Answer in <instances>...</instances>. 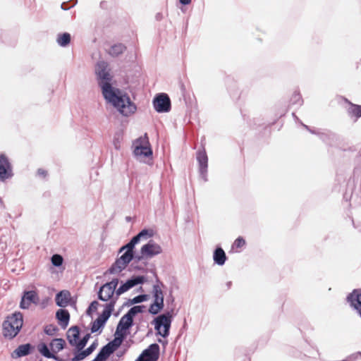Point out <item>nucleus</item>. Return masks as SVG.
<instances>
[{
    "mask_svg": "<svg viewBox=\"0 0 361 361\" xmlns=\"http://www.w3.org/2000/svg\"><path fill=\"white\" fill-rule=\"evenodd\" d=\"M104 99L122 115L128 116L135 112L137 107L129 96L117 87H111L102 92Z\"/></svg>",
    "mask_w": 361,
    "mask_h": 361,
    "instance_id": "1",
    "label": "nucleus"
},
{
    "mask_svg": "<svg viewBox=\"0 0 361 361\" xmlns=\"http://www.w3.org/2000/svg\"><path fill=\"white\" fill-rule=\"evenodd\" d=\"M104 99L122 115L128 116L135 112L137 107L129 96L117 87H111L102 92Z\"/></svg>",
    "mask_w": 361,
    "mask_h": 361,
    "instance_id": "2",
    "label": "nucleus"
},
{
    "mask_svg": "<svg viewBox=\"0 0 361 361\" xmlns=\"http://www.w3.org/2000/svg\"><path fill=\"white\" fill-rule=\"evenodd\" d=\"M23 325V315L15 312L8 315L2 324L3 336L10 340L18 336Z\"/></svg>",
    "mask_w": 361,
    "mask_h": 361,
    "instance_id": "3",
    "label": "nucleus"
},
{
    "mask_svg": "<svg viewBox=\"0 0 361 361\" xmlns=\"http://www.w3.org/2000/svg\"><path fill=\"white\" fill-rule=\"evenodd\" d=\"M173 310L171 309V311L159 314L153 319L152 324L154 325L157 335H159L163 338H166L169 336L173 320Z\"/></svg>",
    "mask_w": 361,
    "mask_h": 361,
    "instance_id": "4",
    "label": "nucleus"
},
{
    "mask_svg": "<svg viewBox=\"0 0 361 361\" xmlns=\"http://www.w3.org/2000/svg\"><path fill=\"white\" fill-rule=\"evenodd\" d=\"M156 281L157 283L153 285L152 288V296L154 300L148 309L149 313L152 315L158 314L164 307V297L161 290V287H164V283L160 281L157 276H156Z\"/></svg>",
    "mask_w": 361,
    "mask_h": 361,
    "instance_id": "5",
    "label": "nucleus"
},
{
    "mask_svg": "<svg viewBox=\"0 0 361 361\" xmlns=\"http://www.w3.org/2000/svg\"><path fill=\"white\" fill-rule=\"evenodd\" d=\"M145 308V306L143 305L132 307L119 320L116 326L117 333L128 332L129 329L134 325V317L138 313H142Z\"/></svg>",
    "mask_w": 361,
    "mask_h": 361,
    "instance_id": "6",
    "label": "nucleus"
},
{
    "mask_svg": "<svg viewBox=\"0 0 361 361\" xmlns=\"http://www.w3.org/2000/svg\"><path fill=\"white\" fill-rule=\"evenodd\" d=\"M104 308L102 312L94 322H92V326L90 328L92 334L96 333L97 331H102V329L104 327L106 323L114 310V302L111 301L106 303L104 305Z\"/></svg>",
    "mask_w": 361,
    "mask_h": 361,
    "instance_id": "7",
    "label": "nucleus"
},
{
    "mask_svg": "<svg viewBox=\"0 0 361 361\" xmlns=\"http://www.w3.org/2000/svg\"><path fill=\"white\" fill-rule=\"evenodd\" d=\"M343 199L346 202H350V205L353 204L355 206L361 204V184L358 188H356L354 178L349 179L346 185L345 192L343 194Z\"/></svg>",
    "mask_w": 361,
    "mask_h": 361,
    "instance_id": "8",
    "label": "nucleus"
},
{
    "mask_svg": "<svg viewBox=\"0 0 361 361\" xmlns=\"http://www.w3.org/2000/svg\"><path fill=\"white\" fill-rule=\"evenodd\" d=\"M146 281V278L145 276H133L131 278L128 279L126 282L121 283V286L117 288L116 291L115 298L111 301L114 302V305H116L118 297L126 291L129 290L132 288L143 284Z\"/></svg>",
    "mask_w": 361,
    "mask_h": 361,
    "instance_id": "9",
    "label": "nucleus"
},
{
    "mask_svg": "<svg viewBox=\"0 0 361 361\" xmlns=\"http://www.w3.org/2000/svg\"><path fill=\"white\" fill-rule=\"evenodd\" d=\"M153 106L158 113H167L171 109V102L166 93H159L154 97Z\"/></svg>",
    "mask_w": 361,
    "mask_h": 361,
    "instance_id": "10",
    "label": "nucleus"
},
{
    "mask_svg": "<svg viewBox=\"0 0 361 361\" xmlns=\"http://www.w3.org/2000/svg\"><path fill=\"white\" fill-rule=\"evenodd\" d=\"M196 159L199 165V173L201 178L204 182L208 180L207 169H208V157L204 147L199 149L196 152Z\"/></svg>",
    "mask_w": 361,
    "mask_h": 361,
    "instance_id": "11",
    "label": "nucleus"
},
{
    "mask_svg": "<svg viewBox=\"0 0 361 361\" xmlns=\"http://www.w3.org/2000/svg\"><path fill=\"white\" fill-rule=\"evenodd\" d=\"M133 259L130 258V257L127 255L123 254L121 257L116 258L115 262L111 264V266L108 269L106 273L110 274H115L121 272L123 271L127 266L130 264Z\"/></svg>",
    "mask_w": 361,
    "mask_h": 361,
    "instance_id": "12",
    "label": "nucleus"
},
{
    "mask_svg": "<svg viewBox=\"0 0 361 361\" xmlns=\"http://www.w3.org/2000/svg\"><path fill=\"white\" fill-rule=\"evenodd\" d=\"M55 302L58 307L63 309L69 305L76 307V300L71 297L70 291L67 290H60L57 293L55 296Z\"/></svg>",
    "mask_w": 361,
    "mask_h": 361,
    "instance_id": "13",
    "label": "nucleus"
},
{
    "mask_svg": "<svg viewBox=\"0 0 361 361\" xmlns=\"http://www.w3.org/2000/svg\"><path fill=\"white\" fill-rule=\"evenodd\" d=\"M161 247L154 240H149L140 249V254L145 255L146 259H151L162 252Z\"/></svg>",
    "mask_w": 361,
    "mask_h": 361,
    "instance_id": "14",
    "label": "nucleus"
},
{
    "mask_svg": "<svg viewBox=\"0 0 361 361\" xmlns=\"http://www.w3.org/2000/svg\"><path fill=\"white\" fill-rule=\"evenodd\" d=\"M12 166L8 157L4 154H0V180L4 181L13 176Z\"/></svg>",
    "mask_w": 361,
    "mask_h": 361,
    "instance_id": "15",
    "label": "nucleus"
},
{
    "mask_svg": "<svg viewBox=\"0 0 361 361\" xmlns=\"http://www.w3.org/2000/svg\"><path fill=\"white\" fill-rule=\"evenodd\" d=\"M39 302V297L37 293L34 290H27L23 293L20 302V307L23 310L28 309L30 304H37Z\"/></svg>",
    "mask_w": 361,
    "mask_h": 361,
    "instance_id": "16",
    "label": "nucleus"
},
{
    "mask_svg": "<svg viewBox=\"0 0 361 361\" xmlns=\"http://www.w3.org/2000/svg\"><path fill=\"white\" fill-rule=\"evenodd\" d=\"M141 354L149 361H157L160 355V347L156 343H152Z\"/></svg>",
    "mask_w": 361,
    "mask_h": 361,
    "instance_id": "17",
    "label": "nucleus"
},
{
    "mask_svg": "<svg viewBox=\"0 0 361 361\" xmlns=\"http://www.w3.org/2000/svg\"><path fill=\"white\" fill-rule=\"evenodd\" d=\"M136 145L133 150L135 157H149L152 155V149L149 146H145L142 144V137H139L135 140Z\"/></svg>",
    "mask_w": 361,
    "mask_h": 361,
    "instance_id": "18",
    "label": "nucleus"
},
{
    "mask_svg": "<svg viewBox=\"0 0 361 361\" xmlns=\"http://www.w3.org/2000/svg\"><path fill=\"white\" fill-rule=\"evenodd\" d=\"M80 336V329L78 326H71L66 333L67 340L71 346L76 348Z\"/></svg>",
    "mask_w": 361,
    "mask_h": 361,
    "instance_id": "19",
    "label": "nucleus"
},
{
    "mask_svg": "<svg viewBox=\"0 0 361 361\" xmlns=\"http://www.w3.org/2000/svg\"><path fill=\"white\" fill-rule=\"evenodd\" d=\"M56 319L58 321V324L62 329H66L70 321V314L66 309L61 308L59 309L56 312Z\"/></svg>",
    "mask_w": 361,
    "mask_h": 361,
    "instance_id": "20",
    "label": "nucleus"
},
{
    "mask_svg": "<svg viewBox=\"0 0 361 361\" xmlns=\"http://www.w3.org/2000/svg\"><path fill=\"white\" fill-rule=\"evenodd\" d=\"M34 349V346L31 343H25L20 345L13 351L12 354L13 357H22L30 355Z\"/></svg>",
    "mask_w": 361,
    "mask_h": 361,
    "instance_id": "21",
    "label": "nucleus"
},
{
    "mask_svg": "<svg viewBox=\"0 0 361 361\" xmlns=\"http://www.w3.org/2000/svg\"><path fill=\"white\" fill-rule=\"evenodd\" d=\"M114 294V290L104 287L103 284L97 292V298L101 301L109 302L115 298Z\"/></svg>",
    "mask_w": 361,
    "mask_h": 361,
    "instance_id": "22",
    "label": "nucleus"
},
{
    "mask_svg": "<svg viewBox=\"0 0 361 361\" xmlns=\"http://www.w3.org/2000/svg\"><path fill=\"white\" fill-rule=\"evenodd\" d=\"M345 102L348 104L349 106L347 108V114L349 117L355 118V121H357L361 117V105L355 104L345 98Z\"/></svg>",
    "mask_w": 361,
    "mask_h": 361,
    "instance_id": "23",
    "label": "nucleus"
},
{
    "mask_svg": "<svg viewBox=\"0 0 361 361\" xmlns=\"http://www.w3.org/2000/svg\"><path fill=\"white\" fill-rule=\"evenodd\" d=\"M213 260L219 266H223L227 260V256L221 246H217L214 250Z\"/></svg>",
    "mask_w": 361,
    "mask_h": 361,
    "instance_id": "24",
    "label": "nucleus"
},
{
    "mask_svg": "<svg viewBox=\"0 0 361 361\" xmlns=\"http://www.w3.org/2000/svg\"><path fill=\"white\" fill-rule=\"evenodd\" d=\"M319 137L328 145H333L338 140V135L336 133L327 130L322 131L319 134Z\"/></svg>",
    "mask_w": 361,
    "mask_h": 361,
    "instance_id": "25",
    "label": "nucleus"
},
{
    "mask_svg": "<svg viewBox=\"0 0 361 361\" xmlns=\"http://www.w3.org/2000/svg\"><path fill=\"white\" fill-rule=\"evenodd\" d=\"M112 79L113 77L110 74V72H108L105 75H102L100 78L97 79L98 85L100 87L102 92L104 90H107L112 86Z\"/></svg>",
    "mask_w": 361,
    "mask_h": 361,
    "instance_id": "26",
    "label": "nucleus"
},
{
    "mask_svg": "<svg viewBox=\"0 0 361 361\" xmlns=\"http://www.w3.org/2000/svg\"><path fill=\"white\" fill-rule=\"evenodd\" d=\"M127 47L123 43H116L110 47L107 53L112 57H118L121 55Z\"/></svg>",
    "mask_w": 361,
    "mask_h": 361,
    "instance_id": "27",
    "label": "nucleus"
},
{
    "mask_svg": "<svg viewBox=\"0 0 361 361\" xmlns=\"http://www.w3.org/2000/svg\"><path fill=\"white\" fill-rule=\"evenodd\" d=\"M71 36L68 32L59 33L56 37L57 44L61 47H66L71 43Z\"/></svg>",
    "mask_w": 361,
    "mask_h": 361,
    "instance_id": "28",
    "label": "nucleus"
},
{
    "mask_svg": "<svg viewBox=\"0 0 361 361\" xmlns=\"http://www.w3.org/2000/svg\"><path fill=\"white\" fill-rule=\"evenodd\" d=\"M108 63L104 61H99L97 63L95 66V73L97 75V79L100 78L102 75H105L109 70L108 69Z\"/></svg>",
    "mask_w": 361,
    "mask_h": 361,
    "instance_id": "29",
    "label": "nucleus"
},
{
    "mask_svg": "<svg viewBox=\"0 0 361 361\" xmlns=\"http://www.w3.org/2000/svg\"><path fill=\"white\" fill-rule=\"evenodd\" d=\"M360 290L354 289L351 293H350L346 298V300L348 302H354L356 305H360L361 306V293H360Z\"/></svg>",
    "mask_w": 361,
    "mask_h": 361,
    "instance_id": "30",
    "label": "nucleus"
},
{
    "mask_svg": "<svg viewBox=\"0 0 361 361\" xmlns=\"http://www.w3.org/2000/svg\"><path fill=\"white\" fill-rule=\"evenodd\" d=\"M111 354L113 353L109 351L106 346L104 345L92 361H106Z\"/></svg>",
    "mask_w": 361,
    "mask_h": 361,
    "instance_id": "31",
    "label": "nucleus"
},
{
    "mask_svg": "<svg viewBox=\"0 0 361 361\" xmlns=\"http://www.w3.org/2000/svg\"><path fill=\"white\" fill-rule=\"evenodd\" d=\"M49 345L54 352L58 353L65 348L66 341L63 338H54Z\"/></svg>",
    "mask_w": 361,
    "mask_h": 361,
    "instance_id": "32",
    "label": "nucleus"
},
{
    "mask_svg": "<svg viewBox=\"0 0 361 361\" xmlns=\"http://www.w3.org/2000/svg\"><path fill=\"white\" fill-rule=\"evenodd\" d=\"M37 350L39 353L44 357H54V354L50 351L48 345L45 343H40L37 345Z\"/></svg>",
    "mask_w": 361,
    "mask_h": 361,
    "instance_id": "33",
    "label": "nucleus"
},
{
    "mask_svg": "<svg viewBox=\"0 0 361 361\" xmlns=\"http://www.w3.org/2000/svg\"><path fill=\"white\" fill-rule=\"evenodd\" d=\"M303 104L302 97L300 93L298 90H295L290 99V105H298L299 106H302Z\"/></svg>",
    "mask_w": 361,
    "mask_h": 361,
    "instance_id": "34",
    "label": "nucleus"
},
{
    "mask_svg": "<svg viewBox=\"0 0 361 361\" xmlns=\"http://www.w3.org/2000/svg\"><path fill=\"white\" fill-rule=\"evenodd\" d=\"M228 91L233 99H238L239 98V91L235 82H232V85L228 87Z\"/></svg>",
    "mask_w": 361,
    "mask_h": 361,
    "instance_id": "35",
    "label": "nucleus"
},
{
    "mask_svg": "<svg viewBox=\"0 0 361 361\" xmlns=\"http://www.w3.org/2000/svg\"><path fill=\"white\" fill-rule=\"evenodd\" d=\"M121 345V343H120V341L116 338H114L105 345V346H106L112 353H114Z\"/></svg>",
    "mask_w": 361,
    "mask_h": 361,
    "instance_id": "36",
    "label": "nucleus"
},
{
    "mask_svg": "<svg viewBox=\"0 0 361 361\" xmlns=\"http://www.w3.org/2000/svg\"><path fill=\"white\" fill-rule=\"evenodd\" d=\"M90 336V334H87L81 339L79 338L76 346L78 351L82 350L86 346Z\"/></svg>",
    "mask_w": 361,
    "mask_h": 361,
    "instance_id": "37",
    "label": "nucleus"
},
{
    "mask_svg": "<svg viewBox=\"0 0 361 361\" xmlns=\"http://www.w3.org/2000/svg\"><path fill=\"white\" fill-rule=\"evenodd\" d=\"M51 264L56 267H60L63 263V258L59 254H54L51 257Z\"/></svg>",
    "mask_w": 361,
    "mask_h": 361,
    "instance_id": "38",
    "label": "nucleus"
},
{
    "mask_svg": "<svg viewBox=\"0 0 361 361\" xmlns=\"http://www.w3.org/2000/svg\"><path fill=\"white\" fill-rule=\"evenodd\" d=\"M99 303L97 300H93L89 305L87 309L86 310V314L88 316H92V313L96 312Z\"/></svg>",
    "mask_w": 361,
    "mask_h": 361,
    "instance_id": "39",
    "label": "nucleus"
},
{
    "mask_svg": "<svg viewBox=\"0 0 361 361\" xmlns=\"http://www.w3.org/2000/svg\"><path fill=\"white\" fill-rule=\"evenodd\" d=\"M58 331V327L54 324H49L44 328V333L48 336H54Z\"/></svg>",
    "mask_w": 361,
    "mask_h": 361,
    "instance_id": "40",
    "label": "nucleus"
},
{
    "mask_svg": "<svg viewBox=\"0 0 361 361\" xmlns=\"http://www.w3.org/2000/svg\"><path fill=\"white\" fill-rule=\"evenodd\" d=\"M137 234L141 239H147L148 238H152L154 235V231L152 229L144 228L141 230Z\"/></svg>",
    "mask_w": 361,
    "mask_h": 361,
    "instance_id": "41",
    "label": "nucleus"
},
{
    "mask_svg": "<svg viewBox=\"0 0 361 361\" xmlns=\"http://www.w3.org/2000/svg\"><path fill=\"white\" fill-rule=\"evenodd\" d=\"M86 357H87V355L83 349L80 351L76 350L73 357L71 359V361H80L85 359Z\"/></svg>",
    "mask_w": 361,
    "mask_h": 361,
    "instance_id": "42",
    "label": "nucleus"
},
{
    "mask_svg": "<svg viewBox=\"0 0 361 361\" xmlns=\"http://www.w3.org/2000/svg\"><path fill=\"white\" fill-rule=\"evenodd\" d=\"M245 243H246L245 239L243 237L239 236L233 242L231 246V249L233 250L235 248H241L245 245Z\"/></svg>",
    "mask_w": 361,
    "mask_h": 361,
    "instance_id": "43",
    "label": "nucleus"
},
{
    "mask_svg": "<svg viewBox=\"0 0 361 361\" xmlns=\"http://www.w3.org/2000/svg\"><path fill=\"white\" fill-rule=\"evenodd\" d=\"M119 283V279L117 278L113 279L111 281L105 283L104 287L108 288L109 289H111L112 290L116 293V287Z\"/></svg>",
    "mask_w": 361,
    "mask_h": 361,
    "instance_id": "44",
    "label": "nucleus"
},
{
    "mask_svg": "<svg viewBox=\"0 0 361 361\" xmlns=\"http://www.w3.org/2000/svg\"><path fill=\"white\" fill-rule=\"evenodd\" d=\"M124 247L126 248V252L123 253L124 255L128 254L130 258L134 259V248L135 246L129 241L126 245H124Z\"/></svg>",
    "mask_w": 361,
    "mask_h": 361,
    "instance_id": "45",
    "label": "nucleus"
},
{
    "mask_svg": "<svg viewBox=\"0 0 361 361\" xmlns=\"http://www.w3.org/2000/svg\"><path fill=\"white\" fill-rule=\"evenodd\" d=\"M77 0H71L70 1L63 2L61 5V8L64 11H68L73 7L77 4Z\"/></svg>",
    "mask_w": 361,
    "mask_h": 361,
    "instance_id": "46",
    "label": "nucleus"
},
{
    "mask_svg": "<svg viewBox=\"0 0 361 361\" xmlns=\"http://www.w3.org/2000/svg\"><path fill=\"white\" fill-rule=\"evenodd\" d=\"M149 297L147 294H140L133 298V302H135V304L141 303L147 301Z\"/></svg>",
    "mask_w": 361,
    "mask_h": 361,
    "instance_id": "47",
    "label": "nucleus"
},
{
    "mask_svg": "<svg viewBox=\"0 0 361 361\" xmlns=\"http://www.w3.org/2000/svg\"><path fill=\"white\" fill-rule=\"evenodd\" d=\"M98 345V342H97V340H95L88 348H87L85 350V352L86 353L87 355H90V354H92L94 350L97 348Z\"/></svg>",
    "mask_w": 361,
    "mask_h": 361,
    "instance_id": "48",
    "label": "nucleus"
},
{
    "mask_svg": "<svg viewBox=\"0 0 361 361\" xmlns=\"http://www.w3.org/2000/svg\"><path fill=\"white\" fill-rule=\"evenodd\" d=\"M127 334H128V332H126V331H121V332L117 333V329H116L114 338L118 339L120 341V343L122 344V343L123 342L124 339L126 338V337L127 336Z\"/></svg>",
    "mask_w": 361,
    "mask_h": 361,
    "instance_id": "49",
    "label": "nucleus"
},
{
    "mask_svg": "<svg viewBox=\"0 0 361 361\" xmlns=\"http://www.w3.org/2000/svg\"><path fill=\"white\" fill-rule=\"evenodd\" d=\"M140 240L141 238L139 237L138 234H137L130 240V242L135 247Z\"/></svg>",
    "mask_w": 361,
    "mask_h": 361,
    "instance_id": "50",
    "label": "nucleus"
},
{
    "mask_svg": "<svg viewBox=\"0 0 361 361\" xmlns=\"http://www.w3.org/2000/svg\"><path fill=\"white\" fill-rule=\"evenodd\" d=\"M349 303H350V306L352 307H353L357 311V314H359V316L361 318V306L360 307L359 306L360 305H356L354 302H349Z\"/></svg>",
    "mask_w": 361,
    "mask_h": 361,
    "instance_id": "51",
    "label": "nucleus"
},
{
    "mask_svg": "<svg viewBox=\"0 0 361 361\" xmlns=\"http://www.w3.org/2000/svg\"><path fill=\"white\" fill-rule=\"evenodd\" d=\"M143 259H146L145 255L140 254V255H136L135 252H134V259H133L135 260V262H138L142 261Z\"/></svg>",
    "mask_w": 361,
    "mask_h": 361,
    "instance_id": "52",
    "label": "nucleus"
},
{
    "mask_svg": "<svg viewBox=\"0 0 361 361\" xmlns=\"http://www.w3.org/2000/svg\"><path fill=\"white\" fill-rule=\"evenodd\" d=\"M37 175L39 176H41V177H43V178H45L47 176V171L44 170V169H39L37 170Z\"/></svg>",
    "mask_w": 361,
    "mask_h": 361,
    "instance_id": "53",
    "label": "nucleus"
},
{
    "mask_svg": "<svg viewBox=\"0 0 361 361\" xmlns=\"http://www.w3.org/2000/svg\"><path fill=\"white\" fill-rule=\"evenodd\" d=\"M132 305H135V302H133V298L128 299L126 302H125L123 305V307L130 306Z\"/></svg>",
    "mask_w": 361,
    "mask_h": 361,
    "instance_id": "54",
    "label": "nucleus"
},
{
    "mask_svg": "<svg viewBox=\"0 0 361 361\" xmlns=\"http://www.w3.org/2000/svg\"><path fill=\"white\" fill-rule=\"evenodd\" d=\"M135 361H149L147 357H145L142 354H140L138 357L135 360Z\"/></svg>",
    "mask_w": 361,
    "mask_h": 361,
    "instance_id": "55",
    "label": "nucleus"
},
{
    "mask_svg": "<svg viewBox=\"0 0 361 361\" xmlns=\"http://www.w3.org/2000/svg\"><path fill=\"white\" fill-rule=\"evenodd\" d=\"M181 5L187 6L191 3V0H179Z\"/></svg>",
    "mask_w": 361,
    "mask_h": 361,
    "instance_id": "56",
    "label": "nucleus"
},
{
    "mask_svg": "<svg viewBox=\"0 0 361 361\" xmlns=\"http://www.w3.org/2000/svg\"><path fill=\"white\" fill-rule=\"evenodd\" d=\"M155 19L157 21H160L163 19V14L161 13H157L155 16Z\"/></svg>",
    "mask_w": 361,
    "mask_h": 361,
    "instance_id": "57",
    "label": "nucleus"
},
{
    "mask_svg": "<svg viewBox=\"0 0 361 361\" xmlns=\"http://www.w3.org/2000/svg\"><path fill=\"white\" fill-rule=\"evenodd\" d=\"M322 131H319L318 130H316V129H312L310 130V133H312V134H314V135H317L319 136V134L321 133Z\"/></svg>",
    "mask_w": 361,
    "mask_h": 361,
    "instance_id": "58",
    "label": "nucleus"
},
{
    "mask_svg": "<svg viewBox=\"0 0 361 361\" xmlns=\"http://www.w3.org/2000/svg\"><path fill=\"white\" fill-rule=\"evenodd\" d=\"M292 116H293V118L295 119V122L299 123H302V121L298 118V117L296 116L295 112L292 113Z\"/></svg>",
    "mask_w": 361,
    "mask_h": 361,
    "instance_id": "59",
    "label": "nucleus"
},
{
    "mask_svg": "<svg viewBox=\"0 0 361 361\" xmlns=\"http://www.w3.org/2000/svg\"><path fill=\"white\" fill-rule=\"evenodd\" d=\"M126 352V350H123L122 351L119 350L116 353V355L118 357H122Z\"/></svg>",
    "mask_w": 361,
    "mask_h": 361,
    "instance_id": "60",
    "label": "nucleus"
},
{
    "mask_svg": "<svg viewBox=\"0 0 361 361\" xmlns=\"http://www.w3.org/2000/svg\"><path fill=\"white\" fill-rule=\"evenodd\" d=\"M232 286V282L231 281H228L226 283V289L228 290L231 288Z\"/></svg>",
    "mask_w": 361,
    "mask_h": 361,
    "instance_id": "61",
    "label": "nucleus"
},
{
    "mask_svg": "<svg viewBox=\"0 0 361 361\" xmlns=\"http://www.w3.org/2000/svg\"><path fill=\"white\" fill-rule=\"evenodd\" d=\"M135 269L138 271H143L144 268L142 266H135L133 267Z\"/></svg>",
    "mask_w": 361,
    "mask_h": 361,
    "instance_id": "62",
    "label": "nucleus"
},
{
    "mask_svg": "<svg viewBox=\"0 0 361 361\" xmlns=\"http://www.w3.org/2000/svg\"><path fill=\"white\" fill-rule=\"evenodd\" d=\"M52 359L56 360V361H65L64 360L60 358L59 357L54 355V357H51Z\"/></svg>",
    "mask_w": 361,
    "mask_h": 361,
    "instance_id": "63",
    "label": "nucleus"
},
{
    "mask_svg": "<svg viewBox=\"0 0 361 361\" xmlns=\"http://www.w3.org/2000/svg\"><path fill=\"white\" fill-rule=\"evenodd\" d=\"M168 302H171V303H173L174 302V298L173 297V295L171 294L170 295V297L168 298L167 300Z\"/></svg>",
    "mask_w": 361,
    "mask_h": 361,
    "instance_id": "64",
    "label": "nucleus"
}]
</instances>
